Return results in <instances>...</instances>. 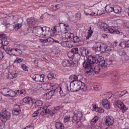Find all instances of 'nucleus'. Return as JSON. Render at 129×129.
<instances>
[{
  "label": "nucleus",
  "mask_w": 129,
  "mask_h": 129,
  "mask_svg": "<svg viewBox=\"0 0 129 129\" xmlns=\"http://www.w3.org/2000/svg\"><path fill=\"white\" fill-rule=\"evenodd\" d=\"M70 79L72 81L70 83V87L71 91L73 92H76V91L80 90L82 91H86L87 90V86L82 82V80L83 79L82 75H73L70 76Z\"/></svg>",
  "instance_id": "f257e3e1"
},
{
  "label": "nucleus",
  "mask_w": 129,
  "mask_h": 129,
  "mask_svg": "<svg viewBox=\"0 0 129 129\" xmlns=\"http://www.w3.org/2000/svg\"><path fill=\"white\" fill-rule=\"evenodd\" d=\"M97 57L96 55L95 56L90 55L88 57L86 60L83 63V67L85 68L86 74L88 75H91L93 72V66H94L97 62Z\"/></svg>",
  "instance_id": "f03ea898"
},
{
  "label": "nucleus",
  "mask_w": 129,
  "mask_h": 129,
  "mask_svg": "<svg viewBox=\"0 0 129 129\" xmlns=\"http://www.w3.org/2000/svg\"><path fill=\"white\" fill-rule=\"evenodd\" d=\"M36 29V34L38 37L48 38L49 36H50V37H53V36H54V34H51V29L47 26H37Z\"/></svg>",
  "instance_id": "7ed1b4c3"
},
{
  "label": "nucleus",
  "mask_w": 129,
  "mask_h": 129,
  "mask_svg": "<svg viewBox=\"0 0 129 129\" xmlns=\"http://www.w3.org/2000/svg\"><path fill=\"white\" fill-rule=\"evenodd\" d=\"M93 49L100 53H109L112 51V48L110 46H107L105 44L101 43H96L93 46Z\"/></svg>",
  "instance_id": "20e7f679"
},
{
  "label": "nucleus",
  "mask_w": 129,
  "mask_h": 129,
  "mask_svg": "<svg viewBox=\"0 0 129 129\" xmlns=\"http://www.w3.org/2000/svg\"><path fill=\"white\" fill-rule=\"evenodd\" d=\"M99 28L103 30L105 33H110V34H120V32L118 30H114L112 27H109L108 25L105 23H100L98 25Z\"/></svg>",
  "instance_id": "39448f33"
},
{
  "label": "nucleus",
  "mask_w": 129,
  "mask_h": 129,
  "mask_svg": "<svg viewBox=\"0 0 129 129\" xmlns=\"http://www.w3.org/2000/svg\"><path fill=\"white\" fill-rule=\"evenodd\" d=\"M83 116L82 112L76 110L74 113V116L72 117V121L73 123H75L78 126L81 125V119Z\"/></svg>",
  "instance_id": "423d86ee"
},
{
  "label": "nucleus",
  "mask_w": 129,
  "mask_h": 129,
  "mask_svg": "<svg viewBox=\"0 0 129 129\" xmlns=\"http://www.w3.org/2000/svg\"><path fill=\"white\" fill-rule=\"evenodd\" d=\"M11 116H12V113L7 111V110L3 109L0 112V119L1 121L6 122L8 119H10Z\"/></svg>",
  "instance_id": "0eeeda50"
},
{
  "label": "nucleus",
  "mask_w": 129,
  "mask_h": 129,
  "mask_svg": "<svg viewBox=\"0 0 129 129\" xmlns=\"http://www.w3.org/2000/svg\"><path fill=\"white\" fill-rule=\"evenodd\" d=\"M96 57H97V62L96 64L100 66L102 68H106L108 65L110 63H107L106 61L104 60V58L102 56H99V54H96Z\"/></svg>",
  "instance_id": "6e6552de"
},
{
  "label": "nucleus",
  "mask_w": 129,
  "mask_h": 129,
  "mask_svg": "<svg viewBox=\"0 0 129 129\" xmlns=\"http://www.w3.org/2000/svg\"><path fill=\"white\" fill-rule=\"evenodd\" d=\"M26 92L25 89H22L21 90H16L15 91L9 89V92L8 93V96L10 97H14L17 96V95H21V94H26Z\"/></svg>",
  "instance_id": "1a4fd4ad"
},
{
  "label": "nucleus",
  "mask_w": 129,
  "mask_h": 129,
  "mask_svg": "<svg viewBox=\"0 0 129 129\" xmlns=\"http://www.w3.org/2000/svg\"><path fill=\"white\" fill-rule=\"evenodd\" d=\"M30 77L36 82H44L45 81V75L35 74L31 75Z\"/></svg>",
  "instance_id": "9d476101"
},
{
  "label": "nucleus",
  "mask_w": 129,
  "mask_h": 129,
  "mask_svg": "<svg viewBox=\"0 0 129 129\" xmlns=\"http://www.w3.org/2000/svg\"><path fill=\"white\" fill-rule=\"evenodd\" d=\"M115 105L119 108V109H120V110H121L122 113H124V112L128 109L127 107H126L123 102L120 100L116 101Z\"/></svg>",
  "instance_id": "9b49d317"
},
{
  "label": "nucleus",
  "mask_w": 129,
  "mask_h": 129,
  "mask_svg": "<svg viewBox=\"0 0 129 129\" xmlns=\"http://www.w3.org/2000/svg\"><path fill=\"white\" fill-rule=\"evenodd\" d=\"M7 53L10 56H19L22 54V51L19 48L7 49Z\"/></svg>",
  "instance_id": "f8f14e48"
},
{
  "label": "nucleus",
  "mask_w": 129,
  "mask_h": 129,
  "mask_svg": "<svg viewBox=\"0 0 129 129\" xmlns=\"http://www.w3.org/2000/svg\"><path fill=\"white\" fill-rule=\"evenodd\" d=\"M114 123V119L112 116L108 115L105 118V124L107 126H110L113 125Z\"/></svg>",
  "instance_id": "ddd939ff"
},
{
  "label": "nucleus",
  "mask_w": 129,
  "mask_h": 129,
  "mask_svg": "<svg viewBox=\"0 0 129 129\" xmlns=\"http://www.w3.org/2000/svg\"><path fill=\"white\" fill-rule=\"evenodd\" d=\"M42 87L44 90H49V89H55L56 88L55 84L50 83H44L42 84Z\"/></svg>",
  "instance_id": "4468645a"
},
{
  "label": "nucleus",
  "mask_w": 129,
  "mask_h": 129,
  "mask_svg": "<svg viewBox=\"0 0 129 129\" xmlns=\"http://www.w3.org/2000/svg\"><path fill=\"white\" fill-rule=\"evenodd\" d=\"M59 94L60 95V97H64L66 96V95L69 93V90L68 87L66 88H59Z\"/></svg>",
  "instance_id": "2eb2a0df"
},
{
  "label": "nucleus",
  "mask_w": 129,
  "mask_h": 129,
  "mask_svg": "<svg viewBox=\"0 0 129 129\" xmlns=\"http://www.w3.org/2000/svg\"><path fill=\"white\" fill-rule=\"evenodd\" d=\"M38 111H39V114L40 115H42V116H44V115H46L49 113V112L50 111V110L49 109L46 108V107H40L38 109Z\"/></svg>",
  "instance_id": "dca6fc26"
},
{
  "label": "nucleus",
  "mask_w": 129,
  "mask_h": 129,
  "mask_svg": "<svg viewBox=\"0 0 129 129\" xmlns=\"http://www.w3.org/2000/svg\"><path fill=\"white\" fill-rule=\"evenodd\" d=\"M101 103L104 108L110 109L111 105H110V102H109L107 99H103L102 100Z\"/></svg>",
  "instance_id": "f3484780"
},
{
  "label": "nucleus",
  "mask_w": 129,
  "mask_h": 129,
  "mask_svg": "<svg viewBox=\"0 0 129 129\" xmlns=\"http://www.w3.org/2000/svg\"><path fill=\"white\" fill-rule=\"evenodd\" d=\"M19 76V72L17 71H13L11 73H9L7 76L8 79H14L17 78Z\"/></svg>",
  "instance_id": "a211bd4d"
},
{
  "label": "nucleus",
  "mask_w": 129,
  "mask_h": 129,
  "mask_svg": "<svg viewBox=\"0 0 129 129\" xmlns=\"http://www.w3.org/2000/svg\"><path fill=\"white\" fill-rule=\"evenodd\" d=\"M12 113L14 115H19L21 113V107L19 105H16L12 111Z\"/></svg>",
  "instance_id": "6ab92c4d"
},
{
  "label": "nucleus",
  "mask_w": 129,
  "mask_h": 129,
  "mask_svg": "<svg viewBox=\"0 0 129 129\" xmlns=\"http://www.w3.org/2000/svg\"><path fill=\"white\" fill-rule=\"evenodd\" d=\"M31 100V97H25L21 101V103L23 105H25V104H29L30 105Z\"/></svg>",
  "instance_id": "aec40b11"
},
{
  "label": "nucleus",
  "mask_w": 129,
  "mask_h": 129,
  "mask_svg": "<svg viewBox=\"0 0 129 129\" xmlns=\"http://www.w3.org/2000/svg\"><path fill=\"white\" fill-rule=\"evenodd\" d=\"M54 93H55V91L53 90L45 93L44 95V99H50L54 95Z\"/></svg>",
  "instance_id": "412c9836"
},
{
  "label": "nucleus",
  "mask_w": 129,
  "mask_h": 129,
  "mask_svg": "<svg viewBox=\"0 0 129 129\" xmlns=\"http://www.w3.org/2000/svg\"><path fill=\"white\" fill-rule=\"evenodd\" d=\"M122 11V9L118 5H116L113 7V12L115 14H120Z\"/></svg>",
  "instance_id": "4be33fe9"
},
{
  "label": "nucleus",
  "mask_w": 129,
  "mask_h": 129,
  "mask_svg": "<svg viewBox=\"0 0 129 129\" xmlns=\"http://www.w3.org/2000/svg\"><path fill=\"white\" fill-rule=\"evenodd\" d=\"M98 10L97 9L91 10V13L87 14L86 13V16H87V17H88V16H98V15H99L98 14Z\"/></svg>",
  "instance_id": "5701e85b"
},
{
  "label": "nucleus",
  "mask_w": 129,
  "mask_h": 129,
  "mask_svg": "<svg viewBox=\"0 0 129 129\" xmlns=\"http://www.w3.org/2000/svg\"><path fill=\"white\" fill-rule=\"evenodd\" d=\"M10 91V89L4 88L0 90V93L4 95V96H8L9 94V92Z\"/></svg>",
  "instance_id": "b1692460"
},
{
  "label": "nucleus",
  "mask_w": 129,
  "mask_h": 129,
  "mask_svg": "<svg viewBox=\"0 0 129 129\" xmlns=\"http://www.w3.org/2000/svg\"><path fill=\"white\" fill-rule=\"evenodd\" d=\"M62 65L64 67H70V66H72V65H73V62L71 61L66 60L63 61Z\"/></svg>",
  "instance_id": "393cba45"
},
{
  "label": "nucleus",
  "mask_w": 129,
  "mask_h": 129,
  "mask_svg": "<svg viewBox=\"0 0 129 129\" xmlns=\"http://www.w3.org/2000/svg\"><path fill=\"white\" fill-rule=\"evenodd\" d=\"M74 36V34L73 33H69V32H66L65 33V39H68V40H69V41H70V40H72V38H73Z\"/></svg>",
  "instance_id": "a878e982"
},
{
  "label": "nucleus",
  "mask_w": 129,
  "mask_h": 129,
  "mask_svg": "<svg viewBox=\"0 0 129 129\" xmlns=\"http://www.w3.org/2000/svg\"><path fill=\"white\" fill-rule=\"evenodd\" d=\"M78 52H79V49H78V48H74L71 49V52L69 53L68 55L69 57H71L70 56L71 54H78Z\"/></svg>",
  "instance_id": "bb28decb"
},
{
  "label": "nucleus",
  "mask_w": 129,
  "mask_h": 129,
  "mask_svg": "<svg viewBox=\"0 0 129 129\" xmlns=\"http://www.w3.org/2000/svg\"><path fill=\"white\" fill-rule=\"evenodd\" d=\"M55 127L57 129H64L65 127L64 126V124L60 122H57L55 123Z\"/></svg>",
  "instance_id": "cd10ccee"
},
{
  "label": "nucleus",
  "mask_w": 129,
  "mask_h": 129,
  "mask_svg": "<svg viewBox=\"0 0 129 129\" xmlns=\"http://www.w3.org/2000/svg\"><path fill=\"white\" fill-rule=\"evenodd\" d=\"M36 21H37V20L34 17H31L27 19V22L29 25L35 24L36 23Z\"/></svg>",
  "instance_id": "c85d7f7f"
},
{
  "label": "nucleus",
  "mask_w": 129,
  "mask_h": 129,
  "mask_svg": "<svg viewBox=\"0 0 129 129\" xmlns=\"http://www.w3.org/2000/svg\"><path fill=\"white\" fill-rule=\"evenodd\" d=\"M99 119V117L97 116H95L91 121V124L92 126H94L95 123L97 122V120Z\"/></svg>",
  "instance_id": "c756f323"
},
{
  "label": "nucleus",
  "mask_w": 129,
  "mask_h": 129,
  "mask_svg": "<svg viewBox=\"0 0 129 129\" xmlns=\"http://www.w3.org/2000/svg\"><path fill=\"white\" fill-rule=\"evenodd\" d=\"M105 9L106 13H108L109 14L113 12V7L112 8L108 5L106 6Z\"/></svg>",
  "instance_id": "7c9ffc66"
},
{
  "label": "nucleus",
  "mask_w": 129,
  "mask_h": 129,
  "mask_svg": "<svg viewBox=\"0 0 129 129\" xmlns=\"http://www.w3.org/2000/svg\"><path fill=\"white\" fill-rule=\"evenodd\" d=\"M93 33V31L92 30H91V27H90V29L88 31V35L86 36V40H88L90 37L92 35V33Z\"/></svg>",
  "instance_id": "2f4dec72"
},
{
  "label": "nucleus",
  "mask_w": 129,
  "mask_h": 129,
  "mask_svg": "<svg viewBox=\"0 0 129 129\" xmlns=\"http://www.w3.org/2000/svg\"><path fill=\"white\" fill-rule=\"evenodd\" d=\"M98 109V104L94 103L92 104L91 110L92 111H96Z\"/></svg>",
  "instance_id": "473e14b6"
},
{
  "label": "nucleus",
  "mask_w": 129,
  "mask_h": 129,
  "mask_svg": "<svg viewBox=\"0 0 129 129\" xmlns=\"http://www.w3.org/2000/svg\"><path fill=\"white\" fill-rule=\"evenodd\" d=\"M126 93H127V91L126 90L119 91L118 92V95L119 97H121L123 96V95H125V94H126Z\"/></svg>",
  "instance_id": "72a5a7b5"
},
{
  "label": "nucleus",
  "mask_w": 129,
  "mask_h": 129,
  "mask_svg": "<svg viewBox=\"0 0 129 129\" xmlns=\"http://www.w3.org/2000/svg\"><path fill=\"white\" fill-rule=\"evenodd\" d=\"M47 77L48 79H53V78H56V75L54 73H50L48 74Z\"/></svg>",
  "instance_id": "f704fd0d"
},
{
  "label": "nucleus",
  "mask_w": 129,
  "mask_h": 129,
  "mask_svg": "<svg viewBox=\"0 0 129 129\" xmlns=\"http://www.w3.org/2000/svg\"><path fill=\"white\" fill-rule=\"evenodd\" d=\"M112 96V93L111 92H107L106 94H105V97L106 99H109L111 98Z\"/></svg>",
  "instance_id": "c9c22d12"
},
{
  "label": "nucleus",
  "mask_w": 129,
  "mask_h": 129,
  "mask_svg": "<svg viewBox=\"0 0 129 129\" xmlns=\"http://www.w3.org/2000/svg\"><path fill=\"white\" fill-rule=\"evenodd\" d=\"M93 71L96 73V74H97L100 71V68H99V66H96L94 68V70L93 69Z\"/></svg>",
  "instance_id": "e433bc0d"
},
{
  "label": "nucleus",
  "mask_w": 129,
  "mask_h": 129,
  "mask_svg": "<svg viewBox=\"0 0 129 129\" xmlns=\"http://www.w3.org/2000/svg\"><path fill=\"white\" fill-rule=\"evenodd\" d=\"M94 89L96 91H99V90H101V86L99 85H94Z\"/></svg>",
  "instance_id": "4c0bfd02"
},
{
  "label": "nucleus",
  "mask_w": 129,
  "mask_h": 129,
  "mask_svg": "<svg viewBox=\"0 0 129 129\" xmlns=\"http://www.w3.org/2000/svg\"><path fill=\"white\" fill-rule=\"evenodd\" d=\"M119 46H120V47H121V48H126V41H121L119 44Z\"/></svg>",
  "instance_id": "58836bf2"
},
{
  "label": "nucleus",
  "mask_w": 129,
  "mask_h": 129,
  "mask_svg": "<svg viewBox=\"0 0 129 129\" xmlns=\"http://www.w3.org/2000/svg\"><path fill=\"white\" fill-rule=\"evenodd\" d=\"M40 114V111H39V109L38 110L35 111L32 114V117H37L38 115Z\"/></svg>",
  "instance_id": "ea45409f"
},
{
  "label": "nucleus",
  "mask_w": 129,
  "mask_h": 129,
  "mask_svg": "<svg viewBox=\"0 0 129 129\" xmlns=\"http://www.w3.org/2000/svg\"><path fill=\"white\" fill-rule=\"evenodd\" d=\"M46 40L47 43H48L49 44H53V43H54V39L52 37H48V38H46Z\"/></svg>",
  "instance_id": "a19ab883"
},
{
  "label": "nucleus",
  "mask_w": 129,
  "mask_h": 129,
  "mask_svg": "<svg viewBox=\"0 0 129 129\" xmlns=\"http://www.w3.org/2000/svg\"><path fill=\"white\" fill-rule=\"evenodd\" d=\"M72 40L73 41V42H74V43H77L79 41V37H78V36H74H74Z\"/></svg>",
  "instance_id": "79ce46f5"
},
{
  "label": "nucleus",
  "mask_w": 129,
  "mask_h": 129,
  "mask_svg": "<svg viewBox=\"0 0 129 129\" xmlns=\"http://www.w3.org/2000/svg\"><path fill=\"white\" fill-rule=\"evenodd\" d=\"M96 112H98L99 113H103L104 112V109L102 107H98L96 111Z\"/></svg>",
  "instance_id": "37998d69"
},
{
  "label": "nucleus",
  "mask_w": 129,
  "mask_h": 129,
  "mask_svg": "<svg viewBox=\"0 0 129 129\" xmlns=\"http://www.w3.org/2000/svg\"><path fill=\"white\" fill-rule=\"evenodd\" d=\"M31 100H30V105L37 103V100L36 98H33V97H31Z\"/></svg>",
  "instance_id": "c03bdc74"
},
{
  "label": "nucleus",
  "mask_w": 129,
  "mask_h": 129,
  "mask_svg": "<svg viewBox=\"0 0 129 129\" xmlns=\"http://www.w3.org/2000/svg\"><path fill=\"white\" fill-rule=\"evenodd\" d=\"M70 116H66L64 118V122L66 123V122H68L69 121H70Z\"/></svg>",
  "instance_id": "a18cd8bd"
},
{
  "label": "nucleus",
  "mask_w": 129,
  "mask_h": 129,
  "mask_svg": "<svg viewBox=\"0 0 129 129\" xmlns=\"http://www.w3.org/2000/svg\"><path fill=\"white\" fill-rule=\"evenodd\" d=\"M36 106H42L43 105V101L41 100H37L36 103Z\"/></svg>",
  "instance_id": "49530a36"
},
{
  "label": "nucleus",
  "mask_w": 129,
  "mask_h": 129,
  "mask_svg": "<svg viewBox=\"0 0 129 129\" xmlns=\"http://www.w3.org/2000/svg\"><path fill=\"white\" fill-rule=\"evenodd\" d=\"M110 46L112 48H115L117 46V41H115L111 43Z\"/></svg>",
  "instance_id": "de8ad7c7"
},
{
  "label": "nucleus",
  "mask_w": 129,
  "mask_h": 129,
  "mask_svg": "<svg viewBox=\"0 0 129 129\" xmlns=\"http://www.w3.org/2000/svg\"><path fill=\"white\" fill-rule=\"evenodd\" d=\"M51 31L53 34H56L57 33V26H54L52 27Z\"/></svg>",
  "instance_id": "09e8293b"
},
{
  "label": "nucleus",
  "mask_w": 129,
  "mask_h": 129,
  "mask_svg": "<svg viewBox=\"0 0 129 129\" xmlns=\"http://www.w3.org/2000/svg\"><path fill=\"white\" fill-rule=\"evenodd\" d=\"M21 28H22V24H16L14 27L15 30H19V29H21Z\"/></svg>",
  "instance_id": "8fccbe9b"
},
{
  "label": "nucleus",
  "mask_w": 129,
  "mask_h": 129,
  "mask_svg": "<svg viewBox=\"0 0 129 129\" xmlns=\"http://www.w3.org/2000/svg\"><path fill=\"white\" fill-rule=\"evenodd\" d=\"M2 44L3 46H8L9 45V42L8 40H2Z\"/></svg>",
  "instance_id": "3c124183"
},
{
  "label": "nucleus",
  "mask_w": 129,
  "mask_h": 129,
  "mask_svg": "<svg viewBox=\"0 0 129 129\" xmlns=\"http://www.w3.org/2000/svg\"><path fill=\"white\" fill-rule=\"evenodd\" d=\"M21 67L23 70H24V71H28V67H27L26 64H22Z\"/></svg>",
  "instance_id": "603ef678"
},
{
  "label": "nucleus",
  "mask_w": 129,
  "mask_h": 129,
  "mask_svg": "<svg viewBox=\"0 0 129 129\" xmlns=\"http://www.w3.org/2000/svg\"><path fill=\"white\" fill-rule=\"evenodd\" d=\"M68 44H69L68 41H64L61 43V45L63 46V47H68Z\"/></svg>",
  "instance_id": "864d4df0"
},
{
  "label": "nucleus",
  "mask_w": 129,
  "mask_h": 129,
  "mask_svg": "<svg viewBox=\"0 0 129 129\" xmlns=\"http://www.w3.org/2000/svg\"><path fill=\"white\" fill-rule=\"evenodd\" d=\"M7 38V36L5 34H0V39H1L2 41L4 40V39H6Z\"/></svg>",
  "instance_id": "5fc2aeb1"
},
{
  "label": "nucleus",
  "mask_w": 129,
  "mask_h": 129,
  "mask_svg": "<svg viewBox=\"0 0 129 129\" xmlns=\"http://www.w3.org/2000/svg\"><path fill=\"white\" fill-rule=\"evenodd\" d=\"M63 26L64 27L66 31H69V25H68V24H63Z\"/></svg>",
  "instance_id": "6e6d98bb"
},
{
  "label": "nucleus",
  "mask_w": 129,
  "mask_h": 129,
  "mask_svg": "<svg viewBox=\"0 0 129 129\" xmlns=\"http://www.w3.org/2000/svg\"><path fill=\"white\" fill-rule=\"evenodd\" d=\"M81 54L82 56H83L84 57H85V56H86V49H83L82 50Z\"/></svg>",
  "instance_id": "4d7b16f0"
},
{
  "label": "nucleus",
  "mask_w": 129,
  "mask_h": 129,
  "mask_svg": "<svg viewBox=\"0 0 129 129\" xmlns=\"http://www.w3.org/2000/svg\"><path fill=\"white\" fill-rule=\"evenodd\" d=\"M24 59H23L22 58H18V59H16L15 60V63H22V61H23Z\"/></svg>",
  "instance_id": "13d9d810"
},
{
  "label": "nucleus",
  "mask_w": 129,
  "mask_h": 129,
  "mask_svg": "<svg viewBox=\"0 0 129 129\" xmlns=\"http://www.w3.org/2000/svg\"><path fill=\"white\" fill-rule=\"evenodd\" d=\"M113 73V71H109L105 74V75L106 76H111V75H112V74Z\"/></svg>",
  "instance_id": "bf43d9fd"
},
{
  "label": "nucleus",
  "mask_w": 129,
  "mask_h": 129,
  "mask_svg": "<svg viewBox=\"0 0 129 129\" xmlns=\"http://www.w3.org/2000/svg\"><path fill=\"white\" fill-rule=\"evenodd\" d=\"M91 129H102L101 126L95 125V126H92Z\"/></svg>",
  "instance_id": "052dcab7"
},
{
  "label": "nucleus",
  "mask_w": 129,
  "mask_h": 129,
  "mask_svg": "<svg viewBox=\"0 0 129 129\" xmlns=\"http://www.w3.org/2000/svg\"><path fill=\"white\" fill-rule=\"evenodd\" d=\"M76 17L78 20H80L81 19V13L78 12L76 14Z\"/></svg>",
  "instance_id": "680f3d73"
},
{
  "label": "nucleus",
  "mask_w": 129,
  "mask_h": 129,
  "mask_svg": "<svg viewBox=\"0 0 129 129\" xmlns=\"http://www.w3.org/2000/svg\"><path fill=\"white\" fill-rule=\"evenodd\" d=\"M50 9L52 11H57V9L56 7V5L54 6V5H52L50 7Z\"/></svg>",
  "instance_id": "e2e57ef3"
},
{
  "label": "nucleus",
  "mask_w": 129,
  "mask_h": 129,
  "mask_svg": "<svg viewBox=\"0 0 129 129\" xmlns=\"http://www.w3.org/2000/svg\"><path fill=\"white\" fill-rule=\"evenodd\" d=\"M23 129H34V126H33L32 125L26 126Z\"/></svg>",
  "instance_id": "0e129e2a"
},
{
  "label": "nucleus",
  "mask_w": 129,
  "mask_h": 129,
  "mask_svg": "<svg viewBox=\"0 0 129 129\" xmlns=\"http://www.w3.org/2000/svg\"><path fill=\"white\" fill-rule=\"evenodd\" d=\"M39 41L41 43H43L45 44V43H47V38L45 39H41L39 40Z\"/></svg>",
  "instance_id": "69168bd1"
},
{
  "label": "nucleus",
  "mask_w": 129,
  "mask_h": 129,
  "mask_svg": "<svg viewBox=\"0 0 129 129\" xmlns=\"http://www.w3.org/2000/svg\"><path fill=\"white\" fill-rule=\"evenodd\" d=\"M55 7L56 8V10H59V9H60V8H62V5L57 4V5H55Z\"/></svg>",
  "instance_id": "338daca9"
},
{
  "label": "nucleus",
  "mask_w": 129,
  "mask_h": 129,
  "mask_svg": "<svg viewBox=\"0 0 129 129\" xmlns=\"http://www.w3.org/2000/svg\"><path fill=\"white\" fill-rule=\"evenodd\" d=\"M3 58H4V53L3 52L0 51V61L3 60Z\"/></svg>",
  "instance_id": "774afa93"
}]
</instances>
